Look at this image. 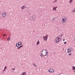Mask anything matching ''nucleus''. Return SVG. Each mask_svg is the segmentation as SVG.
I'll return each mask as SVG.
<instances>
[{
    "label": "nucleus",
    "mask_w": 75,
    "mask_h": 75,
    "mask_svg": "<svg viewBox=\"0 0 75 75\" xmlns=\"http://www.w3.org/2000/svg\"><path fill=\"white\" fill-rule=\"evenodd\" d=\"M69 55H72V53H69Z\"/></svg>",
    "instance_id": "obj_24"
},
{
    "label": "nucleus",
    "mask_w": 75,
    "mask_h": 75,
    "mask_svg": "<svg viewBox=\"0 0 75 75\" xmlns=\"http://www.w3.org/2000/svg\"><path fill=\"white\" fill-rule=\"evenodd\" d=\"M42 52H43V51H42Z\"/></svg>",
    "instance_id": "obj_40"
},
{
    "label": "nucleus",
    "mask_w": 75,
    "mask_h": 75,
    "mask_svg": "<svg viewBox=\"0 0 75 75\" xmlns=\"http://www.w3.org/2000/svg\"><path fill=\"white\" fill-rule=\"evenodd\" d=\"M33 65H34V66H35V67H37V65H35V63H33Z\"/></svg>",
    "instance_id": "obj_21"
},
{
    "label": "nucleus",
    "mask_w": 75,
    "mask_h": 75,
    "mask_svg": "<svg viewBox=\"0 0 75 75\" xmlns=\"http://www.w3.org/2000/svg\"><path fill=\"white\" fill-rule=\"evenodd\" d=\"M72 50V49L70 47L68 48L67 49V53H70V52H71Z\"/></svg>",
    "instance_id": "obj_5"
},
{
    "label": "nucleus",
    "mask_w": 75,
    "mask_h": 75,
    "mask_svg": "<svg viewBox=\"0 0 75 75\" xmlns=\"http://www.w3.org/2000/svg\"><path fill=\"white\" fill-rule=\"evenodd\" d=\"M38 44H40V41L38 40L37 42L36 43V45H38Z\"/></svg>",
    "instance_id": "obj_13"
},
{
    "label": "nucleus",
    "mask_w": 75,
    "mask_h": 75,
    "mask_svg": "<svg viewBox=\"0 0 75 75\" xmlns=\"http://www.w3.org/2000/svg\"><path fill=\"white\" fill-rule=\"evenodd\" d=\"M18 44V43H17L16 44V47H19V45H18L17 44Z\"/></svg>",
    "instance_id": "obj_16"
},
{
    "label": "nucleus",
    "mask_w": 75,
    "mask_h": 75,
    "mask_svg": "<svg viewBox=\"0 0 75 75\" xmlns=\"http://www.w3.org/2000/svg\"><path fill=\"white\" fill-rule=\"evenodd\" d=\"M63 41H65V39H64L63 40Z\"/></svg>",
    "instance_id": "obj_37"
},
{
    "label": "nucleus",
    "mask_w": 75,
    "mask_h": 75,
    "mask_svg": "<svg viewBox=\"0 0 75 75\" xmlns=\"http://www.w3.org/2000/svg\"><path fill=\"white\" fill-rule=\"evenodd\" d=\"M57 0H54V1H53V3H56V2H57Z\"/></svg>",
    "instance_id": "obj_19"
},
{
    "label": "nucleus",
    "mask_w": 75,
    "mask_h": 75,
    "mask_svg": "<svg viewBox=\"0 0 75 75\" xmlns=\"http://www.w3.org/2000/svg\"><path fill=\"white\" fill-rule=\"evenodd\" d=\"M3 36H6V34H4L3 35Z\"/></svg>",
    "instance_id": "obj_25"
},
{
    "label": "nucleus",
    "mask_w": 75,
    "mask_h": 75,
    "mask_svg": "<svg viewBox=\"0 0 75 75\" xmlns=\"http://www.w3.org/2000/svg\"><path fill=\"white\" fill-rule=\"evenodd\" d=\"M23 45H22V46H20L19 47H18V50H19V49H20V48H22V47H23Z\"/></svg>",
    "instance_id": "obj_9"
},
{
    "label": "nucleus",
    "mask_w": 75,
    "mask_h": 75,
    "mask_svg": "<svg viewBox=\"0 0 75 75\" xmlns=\"http://www.w3.org/2000/svg\"><path fill=\"white\" fill-rule=\"evenodd\" d=\"M72 69L73 70H75V67L73 66Z\"/></svg>",
    "instance_id": "obj_18"
},
{
    "label": "nucleus",
    "mask_w": 75,
    "mask_h": 75,
    "mask_svg": "<svg viewBox=\"0 0 75 75\" xmlns=\"http://www.w3.org/2000/svg\"><path fill=\"white\" fill-rule=\"evenodd\" d=\"M43 55H42V54H41L40 55V56L41 57H42L43 56Z\"/></svg>",
    "instance_id": "obj_29"
},
{
    "label": "nucleus",
    "mask_w": 75,
    "mask_h": 75,
    "mask_svg": "<svg viewBox=\"0 0 75 75\" xmlns=\"http://www.w3.org/2000/svg\"><path fill=\"white\" fill-rule=\"evenodd\" d=\"M75 11V10H74L72 11L73 13H74V12Z\"/></svg>",
    "instance_id": "obj_26"
},
{
    "label": "nucleus",
    "mask_w": 75,
    "mask_h": 75,
    "mask_svg": "<svg viewBox=\"0 0 75 75\" xmlns=\"http://www.w3.org/2000/svg\"><path fill=\"white\" fill-rule=\"evenodd\" d=\"M44 50L45 51H46V52H47V50Z\"/></svg>",
    "instance_id": "obj_30"
},
{
    "label": "nucleus",
    "mask_w": 75,
    "mask_h": 75,
    "mask_svg": "<svg viewBox=\"0 0 75 75\" xmlns=\"http://www.w3.org/2000/svg\"><path fill=\"white\" fill-rule=\"evenodd\" d=\"M28 13H31V11L30 10H28Z\"/></svg>",
    "instance_id": "obj_15"
},
{
    "label": "nucleus",
    "mask_w": 75,
    "mask_h": 75,
    "mask_svg": "<svg viewBox=\"0 0 75 75\" xmlns=\"http://www.w3.org/2000/svg\"><path fill=\"white\" fill-rule=\"evenodd\" d=\"M25 7V5H24L23 6H22V9H24V8Z\"/></svg>",
    "instance_id": "obj_12"
},
{
    "label": "nucleus",
    "mask_w": 75,
    "mask_h": 75,
    "mask_svg": "<svg viewBox=\"0 0 75 75\" xmlns=\"http://www.w3.org/2000/svg\"><path fill=\"white\" fill-rule=\"evenodd\" d=\"M44 50H42V51H41V52H42V51H44Z\"/></svg>",
    "instance_id": "obj_31"
},
{
    "label": "nucleus",
    "mask_w": 75,
    "mask_h": 75,
    "mask_svg": "<svg viewBox=\"0 0 75 75\" xmlns=\"http://www.w3.org/2000/svg\"><path fill=\"white\" fill-rule=\"evenodd\" d=\"M57 9V8H58V6H56V7H55Z\"/></svg>",
    "instance_id": "obj_35"
},
{
    "label": "nucleus",
    "mask_w": 75,
    "mask_h": 75,
    "mask_svg": "<svg viewBox=\"0 0 75 75\" xmlns=\"http://www.w3.org/2000/svg\"><path fill=\"white\" fill-rule=\"evenodd\" d=\"M72 1H73V0H70L69 2L72 3Z\"/></svg>",
    "instance_id": "obj_20"
},
{
    "label": "nucleus",
    "mask_w": 75,
    "mask_h": 75,
    "mask_svg": "<svg viewBox=\"0 0 75 75\" xmlns=\"http://www.w3.org/2000/svg\"><path fill=\"white\" fill-rule=\"evenodd\" d=\"M6 68H7V67L6 66H5V67H4V69H6Z\"/></svg>",
    "instance_id": "obj_28"
},
{
    "label": "nucleus",
    "mask_w": 75,
    "mask_h": 75,
    "mask_svg": "<svg viewBox=\"0 0 75 75\" xmlns=\"http://www.w3.org/2000/svg\"><path fill=\"white\" fill-rule=\"evenodd\" d=\"M60 74H59V75H60Z\"/></svg>",
    "instance_id": "obj_39"
},
{
    "label": "nucleus",
    "mask_w": 75,
    "mask_h": 75,
    "mask_svg": "<svg viewBox=\"0 0 75 75\" xmlns=\"http://www.w3.org/2000/svg\"><path fill=\"white\" fill-rule=\"evenodd\" d=\"M46 55L47 56V54H45V55H44V56H46Z\"/></svg>",
    "instance_id": "obj_32"
},
{
    "label": "nucleus",
    "mask_w": 75,
    "mask_h": 75,
    "mask_svg": "<svg viewBox=\"0 0 75 75\" xmlns=\"http://www.w3.org/2000/svg\"><path fill=\"white\" fill-rule=\"evenodd\" d=\"M66 43H67V42H64V44H66Z\"/></svg>",
    "instance_id": "obj_27"
},
{
    "label": "nucleus",
    "mask_w": 75,
    "mask_h": 75,
    "mask_svg": "<svg viewBox=\"0 0 75 75\" xmlns=\"http://www.w3.org/2000/svg\"><path fill=\"white\" fill-rule=\"evenodd\" d=\"M12 70H13V71H14V70H15V68H12Z\"/></svg>",
    "instance_id": "obj_23"
},
{
    "label": "nucleus",
    "mask_w": 75,
    "mask_h": 75,
    "mask_svg": "<svg viewBox=\"0 0 75 75\" xmlns=\"http://www.w3.org/2000/svg\"><path fill=\"white\" fill-rule=\"evenodd\" d=\"M46 54L47 55V56H48V52L47 51L46 52H45Z\"/></svg>",
    "instance_id": "obj_17"
},
{
    "label": "nucleus",
    "mask_w": 75,
    "mask_h": 75,
    "mask_svg": "<svg viewBox=\"0 0 75 75\" xmlns=\"http://www.w3.org/2000/svg\"><path fill=\"white\" fill-rule=\"evenodd\" d=\"M25 7H27V6H25Z\"/></svg>",
    "instance_id": "obj_41"
},
{
    "label": "nucleus",
    "mask_w": 75,
    "mask_h": 75,
    "mask_svg": "<svg viewBox=\"0 0 75 75\" xmlns=\"http://www.w3.org/2000/svg\"><path fill=\"white\" fill-rule=\"evenodd\" d=\"M48 35H47L43 37V38L44 41H47V39H48Z\"/></svg>",
    "instance_id": "obj_3"
},
{
    "label": "nucleus",
    "mask_w": 75,
    "mask_h": 75,
    "mask_svg": "<svg viewBox=\"0 0 75 75\" xmlns=\"http://www.w3.org/2000/svg\"><path fill=\"white\" fill-rule=\"evenodd\" d=\"M41 53H42V54H41V55H43L44 56V54H43L41 52Z\"/></svg>",
    "instance_id": "obj_33"
},
{
    "label": "nucleus",
    "mask_w": 75,
    "mask_h": 75,
    "mask_svg": "<svg viewBox=\"0 0 75 75\" xmlns=\"http://www.w3.org/2000/svg\"><path fill=\"white\" fill-rule=\"evenodd\" d=\"M54 20H55V18H54L52 19V20L53 21H54Z\"/></svg>",
    "instance_id": "obj_22"
},
{
    "label": "nucleus",
    "mask_w": 75,
    "mask_h": 75,
    "mask_svg": "<svg viewBox=\"0 0 75 75\" xmlns=\"http://www.w3.org/2000/svg\"><path fill=\"white\" fill-rule=\"evenodd\" d=\"M36 16L34 15H33L30 18V20L32 21H35V19L36 18Z\"/></svg>",
    "instance_id": "obj_1"
},
{
    "label": "nucleus",
    "mask_w": 75,
    "mask_h": 75,
    "mask_svg": "<svg viewBox=\"0 0 75 75\" xmlns=\"http://www.w3.org/2000/svg\"><path fill=\"white\" fill-rule=\"evenodd\" d=\"M18 45H21V44H22V43L20 42H19L18 43Z\"/></svg>",
    "instance_id": "obj_8"
},
{
    "label": "nucleus",
    "mask_w": 75,
    "mask_h": 75,
    "mask_svg": "<svg viewBox=\"0 0 75 75\" xmlns=\"http://www.w3.org/2000/svg\"><path fill=\"white\" fill-rule=\"evenodd\" d=\"M48 71H49V72H50V73L54 72V69H49L48 70Z\"/></svg>",
    "instance_id": "obj_7"
},
{
    "label": "nucleus",
    "mask_w": 75,
    "mask_h": 75,
    "mask_svg": "<svg viewBox=\"0 0 75 75\" xmlns=\"http://www.w3.org/2000/svg\"><path fill=\"white\" fill-rule=\"evenodd\" d=\"M67 21V18H63L62 19V23H64L65 22Z\"/></svg>",
    "instance_id": "obj_4"
},
{
    "label": "nucleus",
    "mask_w": 75,
    "mask_h": 75,
    "mask_svg": "<svg viewBox=\"0 0 75 75\" xmlns=\"http://www.w3.org/2000/svg\"><path fill=\"white\" fill-rule=\"evenodd\" d=\"M10 40V38H9L8 37V38H7V41H9Z\"/></svg>",
    "instance_id": "obj_14"
},
{
    "label": "nucleus",
    "mask_w": 75,
    "mask_h": 75,
    "mask_svg": "<svg viewBox=\"0 0 75 75\" xmlns=\"http://www.w3.org/2000/svg\"><path fill=\"white\" fill-rule=\"evenodd\" d=\"M60 36H61V37H62V34H61V35H60Z\"/></svg>",
    "instance_id": "obj_36"
},
{
    "label": "nucleus",
    "mask_w": 75,
    "mask_h": 75,
    "mask_svg": "<svg viewBox=\"0 0 75 75\" xmlns=\"http://www.w3.org/2000/svg\"><path fill=\"white\" fill-rule=\"evenodd\" d=\"M34 31H33V32H34Z\"/></svg>",
    "instance_id": "obj_42"
},
{
    "label": "nucleus",
    "mask_w": 75,
    "mask_h": 75,
    "mask_svg": "<svg viewBox=\"0 0 75 75\" xmlns=\"http://www.w3.org/2000/svg\"><path fill=\"white\" fill-rule=\"evenodd\" d=\"M43 57H44V56H43Z\"/></svg>",
    "instance_id": "obj_43"
},
{
    "label": "nucleus",
    "mask_w": 75,
    "mask_h": 75,
    "mask_svg": "<svg viewBox=\"0 0 75 75\" xmlns=\"http://www.w3.org/2000/svg\"><path fill=\"white\" fill-rule=\"evenodd\" d=\"M3 71H6V69H4V70H3Z\"/></svg>",
    "instance_id": "obj_34"
},
{
    "label": "nucleus",
    "mask_w": 75,
    "mask_h": 75,
    "mask_svg": "<svg viewBox=\"0 0 75 75\" xmlns=\"http://www.w3.org/2000/svg\"><path fill=\"white\" fill-rule=\"evenodd\" d=\"M64 50V48H63V49L62 51H63V50Z\"/></svg>",
    "instance_id": "obj_38"
},
{
    "label": "nucleus",
    "mask_w": 75,
    "mask_h": 75,
    "mask_svg": "<svg viewBox=\"0 0 75 75\" xmlns=\"http://www.w3.org/2000/svg\"><path fill=\"white\" fill-rule=\"evenodd\" d=\"M22 74H21V75H26V72H24L22 73Z\"/></svg>",
    "instance_id": "obj_10"
},
{
    "label": "nucleus",
    "mask_w": 75,
    "mask_h": 75,
    "mask_svg": "<svg viewBox=\"0 0 75 75\" xmlns=\"http://www.w3.org/2000/svg\"><path fill=\"white\" fill-rule=\"evenodd\" d=\"M6 15H7V14H6V12L3 13L1 14L2 17H5L6 16Z\"/></svg>",
    "instance_id": "obj_6"
},
{
    "label": "nucleus",
    "mask_w": 75,
    "mask_h": 75,
    "mask_svg": "<svg viewBox=\"0 0 75 75\" xmlns=\"http://www.w3.org/2000/svg\"><path fill=\"white\" fill-rule=\"evenodd\" d=\"M56 42L58 43L59 41H61V39H60V37H58L57 38H56Z\"/></svg>",
    "instance_id": "obj_2"
},
{
    "label": "nucleus",
    "mask_w": 75,
    "mask_h": 75,
    "mask_svg": "<svg viewBox=\"0 0 75 75\" xmlns=\"http://www.w3.org/2000/svg\"><path fill=\"white\" fill-rule=\"evenodd\" d=\"M54 10H55V11L57 10V9L55 7H54L53 8V11H54Z\"/></svg>",
    "instance_id": "obj_11"
}]
</instances>
